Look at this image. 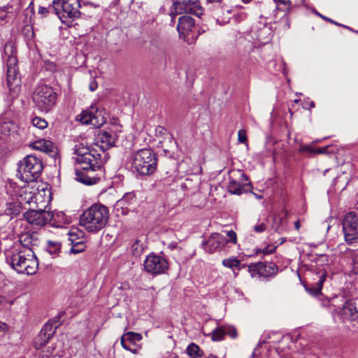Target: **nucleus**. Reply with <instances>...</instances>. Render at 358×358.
Instances as JSON below:
<instances>
[{
  "label": "nucleus",
  "mask_w": 358,
  "mask_h": 358,
  "mask_svg": "<svg viewBox=\"0 0 358 358\" xmlns=\"http://www.w3.org/2000/svg\"><path fill=\"white\" fill-rule=\"evenodd\" d=\"M73 150V159L81 166L83 171L87 172L85 173L76 169V180L85 185L96 183L97 178L90 173L101 169L103 164L107 161V155L103 152L104 156L102 157L95 148L85 141L76 144Z\"/></svg>",
  "instance_id": "nucleus-1"
},
{
  "label": "nucleus",
  "mask_w": 358,
  "mask_h": 358,
  "mask_svg": "<svg viewBox=\"0 0 358 358\" xmlns=\"http://www.w3.org/2000/svg\"><path fill=\"white\" fill-rule=\"evenodd\" d=\"M2 57L6 63V80L10 91V96L12 99H14L17 97L20 93L21 79L17 71V59L16 57V50L13 41H8L5 44Z\"/></svg>",
  "instance_id": "nucleus-2"
},
{
  "label": "nucleus",
  "mask_w": 358,
  "mask_h": 358,
  "mask_svg": "<svg viewBox=\"0 0 358 358\" xmlns=\"http://www.w3.org/2000/svg\"><path fill=\"white\" fill-rule=\"evenodd\" d=\"M109 215V210L106 206L94 204L81 215L80 224L88 232L96 233L107 224Z\"/></svg>",
  "instance_id": "nucleus-3"
},
{
  "label": "nucleus",
  "mask_w": 358,
  "mask_h": 358,
  "mask_svg": "<svg viewBox=\"0 0 358 358\" xmlns=\"http://www.w3.org/2000/svg\"><path fill=\"white\" fill-rule=\"evenodd\" d=\"M8 263L18 273L34 275L38 270V259L32 249H24L6 257Z\"/></svg>",
  "instance_id": "nucleus-4"
},
{
  "label": "nucleus",
  "mask_w": 358,
  "mask_h": 358,
  "mask_svg": "<svg viewBox=\"0 0 358 358\" xmlns=\"http://www.w3.org/2000/svg\"><path fill=\"white\" fill-rule=\"evenodd\" d=\"M43 170L41 160L34 155H28L18 164L17 177L25 182L35 181Z\"/></svg>",
  "instance_id": "nucleus-5"
},
{
  "label": "nucleus",
  "mask_w": 358,
  "mask_h": 358,
  "mask_svg": "<svg viewBox=\"0 0 358 358\" xmlns=\"http://www.w3.org/2000/svg\"><path fill=\"white\" fill-rule=\"evenodd\" d=\"M32 100L39 110L47 113L55 106L57 94L52 87L48 85H39L32 94Z\"/></svg>",
  "instance_id": "nucleus-6"
},
{
  "label": "nucleus",
  "mask_w": 358,
  "mask_h": 358,
  "mask_svg": "<svg viewBox=\"0 0 358 358\" xmlns=\"http://www.w3.org/2000/svg\"><path fill=\"white\" fill-rule=\"evenodd\" d=\"M132 168L141 175H150L157 168L155 153L150 149H142L134 155Z\"/></svg>",
  "instance_id": "nucleus-7"
},
{
  "label": "nucleus",
  "mask_w": 358,
  "mask_h": 358,
  "mask_svg": "<svg viewBox=\"0 0 358 358\" xmlns=\"http://www.w3.org/2000/svg\"><path fill=\"white\" fill-rule=\"evenodd\" d=\"M34 190L35 189L29 185L20 189L17 199L23 206L25 204L31 205V203H34L37 206L39 202H44L45 203L50 202V191H48L46 194L44 189L38 190L36 193L34 192Z\"/></svg>",
  "instance_id": "nucleus-8"
},
{
  "label": "nucleus",
  "mask_w": 358,
  "mask_h": 358,
  "mask_svg": "<svg viewBox=\"0 0 358 358\" xmlns=\"http://www.w3.org/2000/svg\"><path fill=\"white\" fill-rule=\"evenodd\" d=\"M80 7L79 0H54L51 8L60 19H62L78 17L80 15Z\"/></svg>",
  "instance_id": "nucleus-9"
},
{
  "label": "nucleus",
  "mask_w": 358,
  "mask_h": 358,
  "mask_svg": "<svg viewBox=\"0 0 358 358\" xmlns=\"http://www.w3.org/2000/svg\"><path fill=\"white\" fill-rule=\"evenodd\" d=\"M229 179L227 189L231 194L241 195L251 190L252 185L250 182H244L248 180V178L241 170L230 171L229 172Z\"/></svg>",
  "instance_id": "nucleus-10"
},
{
  "label": "nucleus",
  "mask_w": 358,
  "mask_h": 358,
  "mask_svg": "<svg viewBox=\"0 0 358 358\" xmlns=\"http://www.w3.org/2000/svg\"><path fill=\"white\" fill-rule=\"evenodd\" d=\"M76 120L83 124H91L94 127H100L106 122V113L95 105H92L89 109L83 111L76 117Z\"/></svg>",
  "instance_id": "nucleus-11"
},
{
  "label": "nucleus",
  "mask_w": 358,
  "mask_h": 358,
  "mask_svg": "<svg viewBox=\"0 0 358 358\" xmlns=\"http://www.w3.org/2000/svg\"><path fill=\"white\" fill-rule=\"evenodd\" d=\"M122 132V126L112 124L106 129L99 131L96 137L97 145L103 150H108L115 146L119 134Z\"/></svg>",
  "instance_id": "nucleus-12"
},
{
  "label": "nucleus",
  "mask_w": 358,
  "mask_h": 358,
  "mask_svg": "<svg viewBox=\"0 0 358 358\" xmlns=\"http://www.w3.org/2000/svg\"><path fill=\"white\" fill-rule=\"evenodd\" d=\"M171 14L177 15L182 13H187L198 17L203 13V8L199 0H183L173 3Z\"/></svg>",
  "instance_id": "nucleus-13"
},
{
  "label": "nucleus",
  "mask_w": 358,
  "mask_h": 358,
  "mask_svg": "<svg viewBox=\"0 0 358 358\" xmlns=\"http://www.w3.org/2000/svg\"><path fill=\"white\" fill-rule=\"evenodd\" d=\"M53 215L49 210L29 209L24 213L28 223L36 227H43L52 219Z\"/></svg>",
  "instance_id": "nucleus-14"
},
{
  "label": "nucleus",
  "mask_w": 358,
  "mask_h": 358,
  "mask_svg": "<svg viewBox=\"0 0 358 358\" xmlns=\"http://www.w3.org/2000/svg\"><path fill=\"white\" fill-rule=\"evenodd\" d=\"M169 268L166 259L161 256L150 255L144 261V269L152 274L164 273Z\"/></svg>",
  "instance_id": "nucleus-15"
},
{
  "label": "nucleus",
  "mask_w": 358,
  "mask_h": 358,
  "mask_svg": "<svg viewBox=\"0 0 358 358\" xmlns=\"http://www.w3.org/2000/svg\"><path fill=\"white\" fill-rule=\"evenodd\" d=\"M142 339L143 336L141 334L128 331L121 336L120 343L124 349L134 354H138L142 348L141 343Z\"/></svg>",
  "instance_id": "nucleus-16"
},
{
  "label": "nucleus",
  "mask_w": 358,
  "mask_h": 358,
  "mask_svg": "<svg viewBox=\"0 0 358 358\" xmlns=\"http://www.w3.org/2000/svg\"><path fill=\"white\" fill-rule=\"evenodd\" d=\"M249 272L252 277L259 275V276L269 277L275 275L278 271V268L273 263L265 264L259 262L257 264L250 265L248 266Z\"/></svg>",
  "instance_id": "nucleus-17"
},
{
  "label": "nucleus",
  "mask_w": 358,
  "mask_h": 358,
  "mask_svg": "<svg viewBox=\"0 0 358 358\" xmlns=\"http://www.w3.org/2000/svg\"><path fill=\"white\" fill-rule=\"evenodd\" d=\"M227 243V237L218 233H214L208 238L204 243L206 251L213 253L215 251L224 248Z\"/></svg>",
  "instance_id": "nucleus-18"
},
{
  "label": "nucleus",
  "mask_w": 358,
  "mask_h": 358,
  "mask_svg": "<svg viewBox=\"0 0 358 358\" xmlns=\"http://www.w3.org/2000/svg\"><path fill=\"white\" fill-rule=\"evenodd\" d=\"M57 328V325L56 324L55 327L50 323L45 324L34 341V348L36 349L42 348L52 337Z\"/></svg>",
  "instance_id": "nucleus-19"
},
{
  "label": "nucleus",
  "mask_w": 358,
  "mask_h": 358,
  "mask_svg": "<svg viewBox=\"0 0 358 358\" xmlns=\"http://www.w3.org/2000/svg\"><path fill=\"white\" fill-rule=\"evenodd\" d=\"M195 22L189 15H182L178 18L177 30L180 38L185 39L194 28Z\"/></svg>",
  "instance_id": "nucleus-20"
},
{
  "label": "nucleus",
  "mask_w": 358,
  "mask_h": 358,
  "mask_svg": "<svg viewBox=\"0 0 358 358\" xmlns=\"http://www.w3.org/2000/svg\"><path fill=\"white\" fill-rule=\"evenodd\" d=\"M340 314L344 320L350 322L358 323V310L352 301H346L343 304Z\"/></svg>",
  "instance_id": "nucleus-21"
},
{
  "label": "nucleus",
  "mask_w": 358,
  "mask_h": 358,
  "mask_svg": "<svg viewBox=\"0 0 358 358\" xmlns=\"http://www.w3.org/2000/svg\"><path fill=\"white\" fill-rule=\"evenodd\" d=\"M276 6V9L286 12L291 8L292 3L289 0H273ZM281 22L283 23V29H287L290 27V20L286 13H283L281 17Z\"/></svg>",
  "instance_id": "nucleus-22"
},
{
  "label": "nucleus",
  "mask_w": 358,
  "mask_h": 358,
  "mask_svg": "<svg viewBox=\"0 0 358 358\" xmlns=\"http://www.w3.org/2000/svg\"><path fill=\"white\" fill-rule=\"evenodd\" d=\"M34 149L55 156L57 154V148L53 143L48 140L40 139L32 143Z\"/></svg>",
  "instance_id": "nucleus-23"
},
{
  "label": "nucleus",
  "mask_w": 358,
  "mask_h": 358,
  "mask_svg": "<svg viewBox=\"0 0 358 358\" xmlns=\"http://www.w3.org/2000/svg\"><path fill=\"white\" fill-rule=\"evenodd\" d=\"M22 209H25V207L23 206L19 199H17L16 200L13 199L11 201L6 203L4 212L6 215L13 217L20 215Z\"/></svg>",
  "instance_id": "nucleus-24"
},
{
  "label": "nucleus",
  "mask_w": 358,
  "mask_h": 358,
  "mask_svg": "<svg viewBox=\"0 0 358 358\" xmlns=\"http://www.w3.org/2000/svg\"><path fill=\"white\" fill-rule=\"evenodd\" d=\"M17 235L21 245L24 248V249H31V246L36 245L37 243V238L34 233L20 231Z\"/></svg>",
  "instance_id": "nucleus-25"
},
{
  "label": "nucleus",
  "mask_w": 358,
  "mask_h": 358,
  "mask_svg": "<svg viewBox=\"0 0 358 358\" xmlns=\"http://www.w3.org/2000/svg\"><path fill=\"white\" fill-rule=\"evenodd\" d=\"M273 31L269 25L264 24L259 28L257 33V38L262 43H267L272 38Z\"/></svg>",
  "instance_id": "nucleus-26"
},
{
  "label": "nucleus",
  "mask_w": 358,
  "mask_h": 358,
  "mask_svg": "<svg viewBox=\"0 0 358 358\" xmlns=\"http://www.w3.org/2000/svg\"><path fill=\"white\" fill-rule=\"evenodd\" d=\"M343 228L358 229V218L355 213H347L343 219Z\"/></svg>",
  "instance_id": "nucleus-27"
},
{
  "label": "nucleus",
  "mask_w": 358,
  "mask_h": 358,
  "mask_svg": "<svg viewBox=\"0 0 358 358\" xmlns=\"http://www.w3.org/2000/svg\"><path fill=\"white\" fill-rule=\"evenodd\" d=\"M345 241L348 244H352L358 242V229L343 228Z\"/></svg>",
  "instance_id": "nucleus-28"
},
{
  "label": "nucleus",
  "mask_w": 358,
  "mask_h": 358,
  "mask_svg": "<svg viewBox=\"0 0 358 358\" xmlns=\"http://www.w3.org/2000/svg\"><path fill=\"white\" fill-rule=\"evenodd\" d=\"M222 265L225 267L233 269L235 276L238 275V273L235 272V269L240 271L242 267H243V266L241 265V261L234 257L223 259Z\"/></svg>",
  "instance_id": "nucleus-29"
},
{
  "label": "nucleus",
  "mask_w": 358,
  "mask_h": 358,
  "mask_svg": "<svg viewBox=\"0 0 358 358\" xmlns=\"http://www.w3.org/2000/svg\"><path fill=\"white\" fill-rule=\"evenodd\" d=\"M69 241L71 243L78 242V241H84L85 233L78 228H71L69 232Z\"/></svg>",
  "instance_id": "nucleus-30"
},
{
  "label": "nucleus",
  "mask_w": 358,
  "mask_h": 358,
  "mask_svg": "<svg viewBox=\"0 0 358 358\" xmlns=\"http://www.w3.org/2000/svg\"><path fill=\"white\" fill-rule=\"evenodd\" d=\"M144 250L143 243L140 240H136L130 246L129 252L135 257H138Z\"/></svg>",
  "instance_id": "nucleus-31"
},
{
  "label": "nucleus",
  "mask_w": 358,
  "mask_h": 358,
  "mask_svg": "<svg viewBox=\"0 0 358 358\" xmlns=\"http://www.w3.org/2000/svg\"><path fill=\"white\" fill-rule=\"evenodd\" d=\"M187 353L192 357H201L202 355V351L200 348L195 343H191L187 348Z\"/></svg>",
  "instance_id": "nucleus-32"
},
{
  "label": "nucleus",
  "mask_w": 358,
  "mask_h": 358,
  "mask_svg": "<svg viewBox=\"0 0 358 358\" xmlns=\"http://www.w3.org/2000/svg\"><path fill=\"white\" fill-rule=\"evenodd\" d=\"M47 248L51 255H56L60 252L61 244L57 241H48L47 242Z\"/></svg>",
  "instance_id": "nucleus-33"
},
{
  "label": "nucleus",
  "mask_w": 358,
  "mask_h": 358,
  "mask_svg": "<svg viewBox=\"0 0 358 358\" xmlns=\"http://www.w3.org/2000/svg\"><path fill=\"white\" fill-rule=\"evenodd\" d=\"M71 253L78 254L82 252L85 249V244L84 241H78V242L71 243Z\"/></svg>",
  "instance_id": "nucleus-34"
},
{
  "label": "nucleus",
  "mask_w": 358,
  "mask_h": 358,
  "mask_svg": "<svg viewBox=\"0 0 358 358\" xmlns=\"http://www.w3.org/2000/svg\"><path fill=\"white\" fill-rule=\"evenodd\" d=\"M31 124L33 127L39 129H44L48 127V122L44 118L35 117L31 120Z\"/></svg>",
  "instance_id": "nucleus-35"
},
{
  "label": "nucleus",
  "mask_w": 358,
  "mask_h": 358,
  "mask_svg": "<svg viewBox=\"0 0 358 358\" xmlns=\"http://www.w3.org/2000/svg\"><path fill=\"white\" fill-rule=\"evenodd\" d=\"M225 335L224 327H221L215 329L212 332V340L214 341H219L223 339Z\"/></svg>",
  "instance_id": "nucleus-36"
},
{
  "label": "nucleus",
  "mask_w": 358,
  "mask_h": 358,
  "mask_svg": "<svg viewBox=\"0 0 358 358\" xmlns=\"http://www.w3.org/2000/svg\"><path fill=\"white\" fill-rule=\"evenodd\" d=\"M325 279H326V274L322 273L320 276V279L316 284L317 287L314 289H308V292L312 294H317L320 293V291L322 289V285H323V283H324Z\"/></svg>",
  "instance_id": "nucleus-37"
},
{
  "label": "nucleus",
  "mask_w": 358,
  "mask_h": 358,
  "mask_svg": "<svg viewBox=\"0 0 358 358\" xmlns=\"http://www.w3.org/2000/svg\"><path fill=\"white\" fill-rule=\"evenodd\" d=\"M13 127V124L12 123L3 122L0 124V132L3 135H8Z\"/></svg>",
  "instance_id": "nucleus-38"
},
{
  "label": "nucleus",
  "mask_w": 358,
  "mask_h": 358,
  "mask_svg": "<svg viewBox=\"0 0 358 358\" xmlns=\"http://www.w3.org/2000/svg\"><path fill=\"white\" fill-rule=\"evenodd\" d=\"M224 327L225 334L229 335L232 338H236L237 337V331L234 327H231V326H224Z\"/></svg>",
  "instance_id": "nucleus-39"
},
{
  "label": "nucleus",
  "mask_w": 358,
  "mask_h": 358,
  "mask_svg": "<svg viewBox=\"0 0 358 358\" xmlns=\"http://www.w3.org/2000/svg\"><path fill=\"white\" fill-rule=\"evenodd\" d=\"M227 235L228 236V238H227V243L231 242L234 244L236 243V242H237L236 234L234 231L231 230V231H227Z\"/></svg>",
  "instance_id": "nucleus-40"
},
{
  "label": "nucleus",
  "mask_w": 358,
  "mask_h": 358,
  "mask_svg": "<svg viewBox=\"0 0 358 358\" xmlns=\"http://www.w3.org/2000/svg\"><path fill=\"white\" fill-rule=\"evenodd\" d=\"M238 139L240 143H247V135L246 131L244 129H240L238 132Z\"/></svg>",
  "instance_id": "nucleus-41"
},
{
  "label": "nucleus",
  "mask_w": 358,
  "mask_h": 358,
  "mask_svg": "<svg viewBox=\"0 0 358 358\" xmlns=\"http://www.w3.org/2000/svg\"><path fill=\"white\" fill-rule=\"evenodd\" d=\"M352 271L355 274L358 273V254H355L352 257Z\"/></svg>",
  "instance_id": "nucleus-42"
},
{
  "label": "nucleus",
  "mask_w": 358,
  "mask_h": 358,
  "mask_svg": "<svg viewBox=\"0 0 358 358\" xmlns=\"http://www.w3.org/2000/svg\"><path fill=\"white\" fill-rule=\"evenodd\" d=\"M135 197H136V196L134 192H128L124 195V196L122 197V199L120 201L121 202H124V201L129 202L131 201H133L135 199Z\"/></svg>",
  "instance_id": "nucleus-43"
},
{
  "label": "nucleus",
  "mask_w": 358,
  "mask_h": 358,
  "mask_svg": "<svg viewBox=\"0 0 358 358\" xmlns=\"http://www.w3.org/2000/svg\"><path fill=\"white\" fill-rule=\"evenodd\" d=\"M266 229V226L264 222L258 223L254 227V230L257 233H262Z\"/></svg>",
  "instance_id": "nucleus-44"
},
{
  "label": "nucleus",
  "mask_w": 358,
  "mask_h": 358,
  "mask_svg": "<svg viewBox=\"0 0 358 358\" xmlns=\"http://www.w3.org/2000/svg\"><path fill=\"white\" fill-rule=\"evenodd\" d=\"M315 149H313L311 146L307 145L301 146L300 150H299V151L301 152H308V153H314V154H315Z\"/></svg>",
  "instance_id": "nucleus-45"
},
{
  "label": "nucleus",
  "mask_w": 358,
  "mask_h": 358,
  "mask_svg": "<svg viewBox=\"0 0 358 358\" xmlns=\"http://www.w3.org/2000/svg\"><path fill=\"white\" fill-rule=\"evenodd\" d=\"M275 250V247L271 246V248H264L262 250H257L256 252V254H258L259 252H262L264 255H268L271 254L274 252Z\"/></svg>",
  "instance_id": "nucleus-46"
},
{
  "label": "nucleus",
  "mask_w": 358,
  "mask_h": 358,
  "mask_svg": "<svg viewBox=\"0 0 358 358\" xmlns=\"http://www.w3.org/2000/svg\"><path fill=\"white\" fill-rule=\"evenodd\" d=\"M49 13V10L47 8L40 6L38 10V13L41 15L42 17H45L47 14Z\"/></svg>",
  "instance_id": "nucleus-47"
},
{
  "label": "nucleus",
  "mask_w": 358,
  "mask_h": 358,
  "mask_svg": "<svg viewBox=\"0 0 358 358\" xmlns=\"http://www.w3.org/2000/svg\"><path fill=\"white\" fill-rule=\"evenodd\" d=\"M328 146L327 147H322V148H319L317 149H315V154H323V153H326L327 152V150L328 149Z\"/></svg>",
  "instance_id": "nucleus-48"
},
{
  "label": "nucleus",
  "mask_w": 358,
  "mask_h": 358,
  "mask_svg": "<svg viewBox=\"0 0 358 358\" xmlns=\"http://www.w3.org/2000/svg\"><path fill=\"white\" fill-rule=\"evenodd\" d=\"M98 87V84L96 81L93 80L90 83V85H89V88L90 90L92 91V92H94L96 90Z\"/></svg>",
  "instance_id": "nucleus-49"
},
{
  "label": "nucleus",
  "mask_w": 358,
  "mask_h": 358,
  "mask_svg": "<svg viewBox=\"0 0 358 358\" xmlns=\"http://www.w3.org/2000/svg\"><path fill=\"white\" fill-rule=\"evenodd\" d=\"M6 324L0 322V331H3L6 329Z\"/></svg>",
  "instance_id": "nucleus-50"
},
{
  "label": "nucleus",
  "mask_w": 358,
  "mask_h": 358,
  "mask_svg": "<svg viewBox=\"0 0 358 358\" xmlns=\"http://www.w3.org/2000/svg\"><path fill=\"white\" fill-rule=\"evenodd\" d=\"M319 15H320L322 18H323V19H324V20H327V21H329V22H332V23H334V24H338V23H336V22H334L332 20L329 19L328 17H324V16H323V15H320V14H319Z\"/></svg>",
  "instance_id": "nucleus-51"
},
{
  "label": "nucleus",
  "mask_w": 358,
  "mask_h": 358,
  "mask_svg": "<svg viewBox=\"0 0 358 358\" xmlns=\"http://www.w3.org/2000/svg\"><path fill=\"white\" fill-rule=\"evenodd\" d=\"M294 227L296 228V229L299 230V228H300V222L299 220H297L294 222Z\"/></svg>",
  "instance_id": "nucleus-52"
},
{
  "label": "nucleus",
  "mask_w": 358,
  "mask_h": 358,
  "mask_svg": "<svg viewBox=\"0 0 358 358\" xmlns=\"http://www.w3.org/2000/svg\"><path fill=\"white\" fill-rule=\"evenodd\" d=\"M5 302V298L3 296H0V306H1Z\"/></svg>",
  "instance_id": "nucleus-53"
},
{
  "label": "nucleus",
  "mask_w": 358,
  "mask_h": 358,
  "mask_svg": "<svg viewBox=\"0 0 358 358\" xmlns=\"http://www.w3.org/2000/svg\"><path fill=\"white\" fill-rule=\"evenodd\" d=\"M245 17H246V15H245V13H241V14L240 15V18H241V20H243V19H245Z\"/></svg>",
  "instance_id": "nucleus-54"
},
{
  "label": "nucleus",
  "mask_w": 358,
  "mask_h": 358,
  "mask_svg": "<svg viewBox=\"0 0 358 358\" xmlns=\"http://www.w3.org/2000/svg\"><path fill=\"white\" fill-rule=\"evenodd\" d=\"M208 3L220 2L221 0H206Z\"/></svg>",
  "instance_id": "nucleus-55"
},
{
  "label": "nucleus",
  "mask_w": 358,
  "mask_h": 358,
  "mask_svg": "<svg viewBox=\"0 0 358 358\" xmlns=\"http://www.w3.org/2000/svg\"><path fill=\"white\" fill-rule=\"evenodd\" d=\"M157 130H159V131L161 133L163 131H165V129L162 127H159V128L157 129Z\"/></svg>",
  "instance_id": "nucleus-56"
},
{
  "label": "nucleus",
  "mask_w": 358,
  "mask_h": 358,
  "mask_svg": "<svg viewBox=\"0 0 358 358\" xmlns=\"http://www.w3.org/2000/svg\"><path fill=\"white\" fill-rule=\"evenodd\" d=\"M242 2H243L244 3H250L252 0H241Z\"/></svg>",
  "instance_id": "nucleus-57"
},
{
  "label": "nucleus",
  "mask_w": 358,
  "mask_h": 358,
  "mask_svg": "<svg viewBox=\"0 0 358 358\" xmlns=\"http://www.w3.org/2000/svg\"><path fill=\"white\" fill-rule=\"evenodd\" d=\"M310 108H314V107H315V103H314V102H313V101H311V102L310 103Z\"/></svg>",
  "instance_id": "nucleus-58"
},
{
  "label": "nucleus",
  "mask_w": 358,
  "mask_h": 358,
  "mask_svg": "<svg viewBox=\"0 0 358 358\" xmlns=\"http://www.w3.org/2000/svg\"><path fill=\"white\" fill-rule=\"evenodd\" d=\"M208 358H217V357L215 356V355H210L208 356Z\"/></svg>",
  "instance_id": "nucleus-59"
},
{
  "label": "nucleus",
  "mask_w": 358,
  "mask_h": 358,
  "mask_svg": "<svg viewBox=\"0 0 358 358\" xmlns=\"http://www.w3.org/2000/svg\"><path fill=\"white\" fill-rule=\"evenodd\" d=\"M257 197L258 199H261L262 196L257 195Z\"/></svg>",
  "instance_id": "nucleus-60"
},
{
  "label": "nucleus",
  "mask_w": 358,
  "mask_h": 358,
  "mask_svg": "<svg viewBox=\"0 0 358 358\" xmlns=\"http://www.w3.org/2000/svg\"><path fill=\"white\" fill-rule=\"evenodd\" d=\"M184 186H187V184H186V183H185V184H184ZM182 187H183V185H182Z\"/></svg>",
  "instance_id": "nucleus-61"
}]
</instances>
